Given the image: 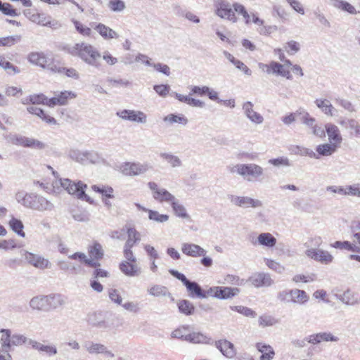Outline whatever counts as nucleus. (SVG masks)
Listing matches in <instances>:
<instances>
[{
	"instance_id": "nucleus-24",
	"label": "nucleus",
	"mask_w": 360,
	"mask_h": 360,
	"mask_svg": "<svg viewBox=\"0 0 360 360\" xmlns=\"http://www.w3.org/2000/svg\"><path fill=\"white\" fill-rule=\"evenodd\" d=\"M120 270L126 276L129 277H135L141 275V268L136 264L124 261L120 264Z\"/></svg>"
},
{
	"instance_id": "nucleus-63",
	"label": "nucleus",
	"mask_w": 360,
	"mask_h": 360,
	"mask_svg": "<svg viewBox=\"0 0 360 360\" xmlns=\"http://www.w3.org/2000/svg\"><path fill=\"white\" fill-rule=\"evenodd\" d=\"M224 283L240 286L243 285L244 281L236 275L227 274L224 278Z\"/></svg>"
},
{
	"instance_id": "nucleus-28",
	"label": "nucleus",
	"mask_w": 360,
	"mask_h": 360,
	"mask_svg": "<svg viewBox=\"0 0 360 360\" xmlns=\"http://www.w3.org/2000/svg\"><path fill=\"white\" fill-rule=\"evenodd\" d=\"M28 61L42 68L47 66L49 58L43 52H32L28 55Z\"/></svg>"
},
{
	"instance_id": "nucleus-53",
	"label": "nucleus",
	"mask_w": 360,
	"mask_h": 360,
	"mask_svg": "<svg viewBox=\"0 0 360 360\" xmlns=\"http://www.w3.org/2000/svg\"><path fill=\"white\" fill-rule=\"evenodd\" d=\"M331 247L334 248L341 249V250H347L353 252H359L360 248L356 245V244H352L349 241H336L334 243L330 245Z\"/></svg>"
},
{
	"instance_id": "nucleus-33",
	"label": "nucleus",
	"mask_w": 360,
	"mask_h": 360,
	"mask_svg": "<svg viewBox=\"0 0 360 360\" xmlns=\"http://www.w3.org/2000/svg\"><path fill=\"white\" fill-rule=\"evenodd\" d=\"M30 307L33 310L48 311L46 295H40L32 297L30 301Z\"/></svg>"
},
{
	"instance_id": "nucleus-37",
	"label": "nucleus",
	"mask_w": 360,
	"mask_h": 360,
	"mask_svg": "<svg viewBox=\"0 0 360 360\" xmlns=\"http://www.w3.org/2000/svg\"><path fill=\"white\" fill-rule=\"evenodd\" d=\"M219 300H228L238 295L240 290L238 288L219 286Z\"/></svg>"
},
{
	"instance_id": "nucleus-18",
	"label": "nucleus",
	"mask_w": 360,
	"mask_h": 360,
	"mask_svg": "<svg viewBox=\"0 0 360 360\" xmlns=\"http://www.w3.org/2000/svg\"><path fill=\"white\" fill-rule=\"evenodd\" d=\"M214 346L228 359H232L236 354L234 345L226 339L215 341Z\"/></svg>"
},
{
	"instance_id": "nucleus-60",
	"label": "nucleus",
	"mask_w": 360,
	"mask_h": 360,
	"mask_svg": "<svg viewBox=\"0 0 360 360\" xmlns=\"http://www.w3.org/2000/svg\"><path fill=\"white\" fill-rule=\"evenodd\" d=\"M268 162L275 167H290L291 162L287 157H279L269 160Z\"/></svg>"
},
{
	"instance_id": "nucleus-17",
	"label": "nucleus",
	"mask_w": 360,
	"mask_h": 360,
	"mask_svg": "<svg viewBox=\"0 0 360 360\" xmlns=\"http://www.w3.org/2000/svg\"><path fill=\"white\" fill-rule=\"evenodd\" d=\"M181 250L183 254L191 257H200L207 254V251L203 248L191 243H183Z\"/></svg>"
},
{
	"instance_id": "nucleus-34",
	"label": "nucleus",
	"mask_w": 360,
	"mask_h": 360,
	"mask_svg": "<svg viewBox=\"0 0 360 360\" xmlns=\"http://www.w3.org/2000/svg\"><path fill=\"white\" fill-rule=\"evenodd\" d=\"M148 293L153 297H172V294L168 290L167 288L161 285H152L147 290Z\"/></svg>"
},
{
	"instance_id": "nucleus-35",
	"label": "nucleus",
	"mask_w": 360,
	"mask_h": 360,
	"mask_svg": "<svg viewBox=\"0 0 360 360\" xmlns=\"http://www.w3.org/2000/svg\"><path fill=\"white\" fill-rule=\"evenodd\" d=\"M160 157L166 161L172 168L180 167L183 165L181 160L177 155H175L172 153H160Z\"/></svg>"
},
{
	"instance_id": "nucleus-3",
	"label": "nucleus",
	"mask_w": 360,
	"mask_h": 360,
	"mask_svg": "<svg viewBox=\"0 0 360 360\" xmlns=\"http://www.w3.org/2000/svg\"><path fill=\"white\" fill-rule=\"evenodd\" d=\"M322 238L320 236L310 237L304 243L306 250L304 254L307 257L323 264H329L333 261V256L327 250L320 248H314L313 246L319 247L322 244Z\"/></svg>"
},
{
	"instance_id": "nucleus-62",
	"label": "nucleus",
	"mask_w": 360,
	"mask_h": 360,
	"mask_svg": "<svg viewBox=\"0 0 360 360\" xmlns=\"http://www.w3.org/2000/svg\"><path fill=\"white\" fill-rule=\"evenodd\" d=\"M28 338L22 334L15 333L12 335L11 340V347L12 346H20L23 344L27 345Z\"/></svg>"
},
{
	"instance_id": "nucleus-56",
	"label": "nucleus",
	"mask_w": 360,
	"mask_h": 360,
	"mask_svg": "<svg viewBox=\"0 0 360 360\" xmlns=\"http://www.w3.org/2000/svg\"><path fill=\"white\" fill-rule=\"evenodd\" d=\"M24 147L30 148L32 149L36 150H43L46 147V145L45 143L39 140L27 137Z\"/></svg>"
},
{
	"instance_id": "nucleus-46",
	"label": "nucleus",
	"mask_w": 360,
	"mask_h": 360,
	"mask_svg": "<svg viewBox=\"0 0 360 360\" xmlns=\"http://www.w3.org/2000/svg\"><path fill=\"white\" fill-rule=\"evenodd\" d=\"M189 326H182L171 333L172 338L179 339L187 342V338L190 331Z\"/></svg>"
},
{
	"instance_id": "nucleus-25",
	"label": "nucleus",
	"mask_w": 360,
	"mask_h": 360,
	"mask_svg": "<svg viewBox=\"0 0 360 360\" xmlns=\"http://www.w3.org/2000/svg\"><path fill=\"white\" fill-rule=\"evenodd\" d=\"M174 214L180 219L190 220L191 216L187 212L185 206L176 198L169 204Z\"/></svg>"
},
{
	"instance_id": "nucleus-16",
	"label": "nucleus",
	"mask_w": 360,
	"mask_h": 360,
	"mask_svg": "<svg viewBox=\"0 0 360 360\" xmlns=\"http://www.w3.org/2000/svg\"><path fill=\"white\" fill-rule=\"evenodd\" d=\"M30 209L39 212L51 211L53 208V205L46 198L33 193Z\"/></svg>"
},
{
	"instance_id": "nucleus-27",
	"label": "nucleus",
	"mask_w": 360,
	"mask_h": 360,
	"mask_svg": "<svg viewBox=\"0 0 360 360\" xmlns=\"http://www.w3.org/2000/svg\"><path fill=\"white\" fill-rule=\"evenodd\" d=\"M30 19L33 22L42 26L56 28L58 25L57 21L51 20V17L46 16L44 13L33 14Z\"/></svg>"
},
{
	"instance_id": "nucleus-7",
	"label": "nucleus",
	"mask_w": 360,
	"mask_h": 360,
	"mask_svg": "<svg viewBox=\"0 0 360 360\" xmlns=\"http://www.w3.org/2000/svg\"><path fill=\"white\" fill-rule=\"evenodd\" d=\"M228 199L230 200L233 205L243 208H259L263 206V202L256 198H251L250 196H240L236 195H228Z\"/></svg>"
},
{
	"instance_id": "nucleus-57",
	"label": "nucleus",
	"mask_w": 360,
	"mask_h": 360,
	"mask_svg": "<svg viewBox=\"0 0 360 360\" xmlns=\"http://www.w3.org/2000/svg\"><path fill=\"white\" fill-rule=\"evenodd\" d=\"M89 255L91 258L99 259L103 257V250L102 246L98 243H95L89 248Z\"/></svg>"
},
{
	"instance_id": "nucleus-54",
	"label": "nucleus",
	"mask_w": 360,
	"mask_h": 360,
	"mask_svg": "<svg viewBox=\"0 0 360 360\" xmlns=\"http://www.w3.org/2000/svg\"><path fill=\"white\" fill-rule=\"evenodd\" d=\"M108 6L114 13H122L126 8V4L122 0H109Z\"/></svg>"
},
{
	"instance_id": "nucleus-26",
	"label": "nucleus",
	"mask_w": 360,
	"mask_h": 360,
	"mask_svg": "<svg viewBox=\"0 0 360 360\" xmlns=\"http://www.w3.org/2000/svg\"><path fill=\"white\" fill-rule=\"evenodd\" d=\"M187 342L192 344L211 345L213 343V340L211 337L200 332H189Z\"/></svg>"
},
{
	"instance_id": "nucleus-30",
	"label": "nucleus",
	"mask_w": 360,
	"mask_h": 360,
	"mask_svg": "<svg viewBox=\"0 0 360 360\" xmlns=\"http://www.w3.org/2000/svg\"><path fill=\"white\" fill-rule=\"evenodd\" d=\"M256 348L262 353L259 360H272L275 356V352L273 347L263 342H258L256 344Z\"/></svg>"
},
{
	"instance_id": "nucleus-23",
	"label": "nucleus",
	"mask_w": 360,
	"mask_h": 360,
	"mask_svg": "<svg viewBox=\"0 0 360 360\" xmlns=\"http://www.w3.org/2000/svg\"><path fill=\"white\" fill-rule=\"evenodd\" d=\"M276 238L270 233H262L259 234L253 245H259L266 248H273L276 244Z\"/></svg>"
},
{
	"instance_id": "nucleus-9",
	"label": "nucleus",
	"mask_w": 360,
	"mask_h": 360,
	"mask_svg": "<svg viewBox=\"0 0 360 360\" xmlns=\"http://www.w3.org/2000/svg\"><path fill=\"white\" fill-rule=\"evenodd\" d=\"M216 14L221 18L227 20L231 22H236L238 18L236 15V12L233 8V4L231 5L228 1L221 0L216 6Z\"/></svg>"
},
{
	"instance_id": "nucleus-11",
	"label": "nucleus",
	"mask_w": 360,
	"mask_h": 360,
	"mask_svg": "<svg viewBox=\"0 0 360 360\" xmlns=\"http://www.w3.org/2000/svg\"><path fill=\"white\" fill-rule=\"evenodd\" d=\"M116 114L124 120L139 124H146L147 122L146 114L141 110L124 109L117 112Z\"/></svg>"
},
{
	"instance_id": "nucleus-38",
	"label": "nucleus",
	"mask_w": 360,
	"mask_h": 360,
	"mask_svg": "<svg viewBox=\"0 0 360 360\" xmlns=\"http://www.w3.org/2000/svg\"><path fill=\"white\" fill-rule=\"evenodd\" d=\"M291 153L297 155H301V156H308L311 158H315L319 159V157H318L315 152H314L311 149L300 146H293L290 148Z\"/></svg>"
},
{
	"instance_id": "nucleus-64",
	"label": "nucleus",
	"mask_w": 360,
	"mask_h": 360,
	"mask_svg": "<svg viewBox=\"0 0 360 360\" xmlns=\"http://www.w3.org/2000/svg\"><path fill=\"white\" fill-rule=\"evenodd\" d=\"M335 102L339 104L341 107H342L346 110L350 112H356V109L354 106V105L348 100L341 98L340 97L336 98L335 99Z\"/></svg>"
},
{
	"instance_id": "nucleus-1",
	"label": "nucleus",
	"mask_w": 360,
	"mask_h": 360,
	"mask_svg": "<svg viewBox=\"0 0 360 360\" xmlns=\"http://www.w3.org/2000/svg\"><path fill=\"white\" fill-rule=\"evenodd\" d=\"M61 50L73 57L79 58L89 66L96 68H99L101 66V54L89 43L79 41L75 44H65L62 45Z\"/></svg>"
},
{
	"instance_id": "nucleus-19",
	"label": "nucleus",
	"mask_w": 360,
	"mask_h": 360,
	"mask_svg": "<svg viewBox=\"0 0 360 360\" xmlns=\"http://www.w3.org/2000/svg\"><path fill=\"white\" fill-rule=\"evenodd\" d=\"M83 346L86 351L91 354H105L107 356L114 357V354L108 350L104 345L86 341Z\"/></svg>"
},
{
	"instance_id": "nucleus-61",
	"label": "nucleus",
	"mask_w": 360,
	"mask_h": 360,
	"mask_svg": "<svg viewBox=\"0 0 360 360\" xmlns=\"http://www.w3.org/2000/svg\"><path fill=\"white\" fill-rule=\"evenodd\" d=\"M345 195L360 198V183L346 186Z\"/></svg>"
},
{
	"instance_id": "nucleus-39",
	"label": "nucleus",
	"mask_w": 360,
	"mask_h": 360,
	"mask_svg": "<svg viewBox=\"0 0 360 360\" xmlns=\"http://www.w3.org/2000/svg\"><path fill=\"white\" fill-rule=\"evenodd\" d=\"M91 189L98 193H100L103 198H114V190L111 186H106V185H93L91 186Z\"/></svg>"
},
{
	"instance_id": "nucleus-22",
	"label": "nucleus",
	"mask_w": 360,
	"mask_h": 360,
	"mask_svg": "<svg viewBox=\"0 0 360 360\" xmlns=\"http://www.w3.org/2000/svg\"><path fill=\"white\" fill-rule=\"evenodd\" d=\"M163 122L169 126L178 124L185 127L188 123V118L181 113H170L163 117Z\"/></svg>"
},
{
	"instance_id": "nucleus-45",
	"label": "nucleus",
	"mask_w": 360,
	"mask_h": 360,
	"mask_svg": "<svg viewBox=\"0 0 360 360\" xmlns=\"http://www.w3.org/2000/svg\"><path fill=\"white\" fill-rule=\"evenodd\" d=\"M0 333L2 334L0 338V343L1 347L8 351L11 348V340L12 338L11 330L9 329H0Z\"/></svg>"
},
{
	"instance_id": "nucleus-55",
	"label": "nucleus",
	"mask_w": 360,
	"mask_h": 360,
	"mask_svg": "<svg viewBox=\"0 0 360 360\" xmlns=\"http://www.w3.org/2000/svg\"><path fill=\"white\" fill-rule=\"evenodd\" d=\"M148 219L151 221L157 223H164L168 221L169 215L160 214L159 212L155 210H148Z\"/></svg>"
},
{
	"instance_id": "nucleus-59",
	"label": "nucleus",
	"mask_w": 360,
	"mask_h": 360,
	"mask_svg": "<svg viewBox=\"0 0 360 360\" xmlns=\"http://www.w3.org/2000/svg\"><path fill=\"white\" fill-rule=\"evenodd\" d=\"M231 309L247 317L255 318L257 316V313L254 310L242 305L232 307Z\"/></svg>"
},
{
	"instance_id": "nucleus-2",
	"label": "nucleus",
	"mask_w": 360,
	"mask_h": 360,
	"mask_svg": "<svg viewBox=\"0 0 360 360\" xmlns=\"http://www.w3.org/2000/svg\"><path fill=\"white\" fill-rule=\"evenodd\" d=\"M47 167L51 171L53 176L56 178V179L52 183L53 189L58 190L62 188L70 195H75L78 199L90 202V198L85 193V189L87 188V185L86 184L82 181L75 182L69 179L58 178V172H56L52 167L47 166Z\"/></svg>"
},
{
	"instance_id": "nucleus-52",
	"label": "nucleus",
	"mask_w": 360,
	"mask_h": 360,
	"mask_svg": "<svg viewBox=\"0 0 360 360\" xmlns=\"http://www.w3.org/2000/svg\"><path fill=\"white\" fill-rule=\"evenodd\" d=\"M233 8L236 13L243 16L246 25H249L251 22L250 14L248 13L243 5L240 3L235 2L233 4Z\"/></svg>"
},
{
	"instance_id": "nucleus-6",
	"label": "nucleus",
	"mask_w": 360,
	"mask_h": 360,
	"mask_svg": "<svg viewBox=\"0 0 360 360\" xmlns=\"http://www.w3.org/2000/svg\"><path fill=\"white\" fill-rule=\"evenodd\" d=\"M169 274L181 281L182 283L186 286L187 291L188 292V295L191 297H198L200 299H205V295H203V291L200 287V285L195 282L191 281L188 280L186 276L176 270L170 269L169 270Z\"/></svg>"
},
{
	"instance_id": "nucleus-50",
	"label": "nucleus",
	"mask_w": 360,
	"mask_h": 360,
	"mask_svg": "<svg viewBox=\"0 0 360 360\" xmlns=\"http://www.w3.org/2000/svg\"><path fill=\"white\" fill-rule=\"evenodd\" d=\"M0 68L13 75L18 74L20 72L17 66H15L11 63L6 60L5 57L2 55H0Z\"/></svg>"
},
{
	"instance_id": "nucleus-58",
	"label": "nucleus",
	"mask_w": 360,
	"mask_h": 360,
	"mask_svg": "<svg viewBox=\"0 0 360 360\" xmlns=\"http://www.w3.org/2000/svg\"><path fill=\"white\" fill-rule=\"evenodd\" d=\"M68 156L76 162L85 164V151H80L77 149H70L68 151Z\"/></svg>"
},
{
	"instance_id": "nucleus-42",
	"label": "nucleus",
	"mask_w": 360,
	"mask_h": 360,
	"mask_svg": "<svg viewBox=\"0 0 360 360\" xmlns=\"http://www.w3.org/2000/svg\"><path fill=\"white\" fill-rule=\"evenodd\" d=\"M179 311L186 316H190L194 313L195 307L193 303L187 300H181L177 302Z\"/></svg>"
},
{
	"instance_id": "nucleus-8",
	"label": "nucleus",
	"mask_w": 360,
	"mask_h": 360,
	"mask_svg": "<svg viewBox=\"0 0 360 360\" xmlns=\"http://www.w3.org/2000/svg\"><path fill=\"white\" fill-rule=\"evenodd\" d=\"M147 185L151 191L153 199L160 203L166 202L170 204L176 198L166 188L160 187L154 181H150Z\"/></svg>"
},
{
	"instance_id": "nucleus-41",
	"label": "nucleus",
	"mask_w": 360,
	"mask_h": 360,
	"mask_svg": "<svg viewBox=\"0 0 360 360\" xmlns=\"http://www.w3.org/2000/svg\"><path fill=\"white\" fill-rule=\"evenodd\" d=\"M46 96L43 94H32L22 99V103L24 105H28L30 103L32 105L35 104H46Z\"/></svg>"
},
{
	"instance_id": "nucleus-14",
	"label": "nucleus",
	"mask_w": 360,
	"mask_h": 360,
	"mask_svg": "<svg viewBox=\"0 0 360 360\" xmlns=\"http://www.w3.org/2000/svg\"><path fill=\"white\" fill-rule=\"evenodd\" d=\"M325 128L328 142L340 148L343 139L338 127L330 122L325 124Z\"/></svg>"
},
{
	"instance_id": "nucleus-43",
	"label": "nucleus",
	"mask_w": 360,
	"mask_h": 360,
	"mask_svg": "<svg viewBox=\"0 0 360 360\" xmlns=\"http://www.w3.org/2000/svg\"><path fill=\"white\" fill-rule=\"evenodd\" d=\"M333 6L340 10L347 12L350 14H356L357 11L355 8L349 2L344 0H332Z\"/></svg>"
},
{
	"instance_id": "nucleus-20",
	"label": "nucleus",
	"mask_w": 360,
	"mask_h": 360,
	"mask_svg": "<svg viewBox=\"0 0 360 360\" xmlns=\"http://www.w3.org/2000/svg\"><path fill=\"white\" fill-rule=\"evenodd\" d=\"M95 26L94 29L101 35V37L105 40H110L112 39H118L120 37L119 34L113 30L110 27L103 23H94Z\"/></svg>"
},
{
	"instance_id": "nucleus-12",
	"label": "nucleus",
	"mask_w": 360,
	"mask_h": 360,
	"mask_svg": "<svg viewBox=\"0 0 360 360\" xmlns=\"http://www.w3.org/2000/svg\"><path fill=\"white\" fill-rule=\"evenodd\" d=\"M25 259L30 265L39 269L43 270L49 269L51 266V262L49 259L39 255H35L26 251L25 253Z\"/></svg>"
},
{
	"instance_id": "nucleus-51",
	"label": "nucleus",
	"mask_w": 360,
	"mask_h": 360,
	"mask_svg": "<svg viewBox=\"0 0 360 360\" xmlns=\"http://www.w3.org/2000/svg\"><path fill=\"white\" fill-rule=\"evenodd\" d=\"M11 229L21 237L25 236V233L23 231L24 225L22 222L15 217H12L9 221Z\"/></svg>"
},
{
	"instance_id": "nucleus-40",
	"label": "nucleus",
	"mask_w": 360,
	"mask_h": 360,
	"mask_svg": "<svg viewBox=\"0 0 360 360\" xmlns=\"http://www.w3.org/2000/svg\"><path fill=\"white\" fill-rule=\"evenodd\" d=\"M71 22L78 34L85 37H91L92 31L90 27L75 18L71 19Z\"/></svg>"
},
{
	"instance_id": "nucleus-47",
	"label": "nucleus",
	"mask_w": 360,
	"mask_h": 360,
	"mask_svg": "<svg viewBox=\"0 0 360 360\" xmlns=\"http://www.w3.org/2000/svg\"><path fill=\"white\" fill-rule=\"evenodd\" d=\"M278 323V320L272 315L262 314L258 319L259 326L262 328L273 326Z\"/></svg>"
},
{
	"instance_id": "nucleus-48",
	"label": "nucleus",
	"mask_w": 360,
	"mask_h": 360,
	"mask_svg": "<svg viewBox=\"0 0 360 360\" xmlns=\"http://www.w3.org/2000/svg\"><path fill=\"white\" fill-rule=\"evenodd\" d=\"M128 238L126 241L124 246L131 248L134 245L141 240V234L134 228H129L127 229Z\"/></svg>"
},
{
	"instance_id": "nucleus-32",
	"label": "nucleus",
	"mask_w": 360,
	"mask_h": 360,
	"mask_svg": "<svg viewBox=\"0 0 360 360\" xmlns=\"http://www.w3.org/2000/svg\"><path fill=\"white\" fill-rule=\"evenodd\" d=\"M338 147L335 145L328 142L319 144L316 147V154L319 157L321 156H330L338 150Z\"/></svg>"
},
{
	"instance_id": "nucleus-13",
	"label": "nucleus",
	"mask_w": 360,
	"mask_h": 360,
	"mask_svg": "<svg viewBox=\"0 0 360 360\" xmlns=\"http://www.w3.org/2000/svg\"><path fill=\"white\" fill-rule=\"evenodd\" d=\"M253 103L251 101H246L243 103L242 109L245 116L253 124H261L264 122L263 116L256 112Z\"/></svg>"
},
{
	"instance_id": "nucleus-36",
	"label": "nucleus",
	"mask_w": 360,
	"mask_h": 360,
	"mask_svg": "<svg viewBox=\"0 0 360 360\" xmlns=\"http://www.w3.org/2000/svg\"><path fill=\"white\" fill-rule=\"evenodd\" d=\"M297 115L300 117V120L303 124L308 127L311 130L316 124V119L311 117L309 113L304 109L297 110Z\"/></svg>"
},
{
	"instance_id": "nucleus-31",
	"label": "nucleus",
	"mask_w": 360,
	"mask_h": 360,
	"mask_svg": "<svg viewBox=\"0 0 360 360\" xmlns=\"http://www.w3.org/2000/svg\"><path fill=\"white\" fill-rule=\"evenodd\" d=\"M47 310L56 309L65 304V300L60 294H51L46 295Z\"/></svg>"
},
{
	"instance_id": "nucleus-10",
	"label": "nucleus",
	"mask_w": 360,
	"mask_h": 360,
	"mask_svg": "<svg viewBox=\"0 0 360 360\" xmlns=\"http://www.w3.org/2000/svg\"><path fill=\"white\" fill-rule=\"evenodd\" d=\"M151 167L148 163L124 162L120 167L122 173L128 176H138L147 172Z\"/></svg>"
},
{
	"instance_id": "nucleus-4",
	"label": "nucleus",
	"mask_w": 360,
	"mask_h": 360,
	"mask_svg": "<svg viewBox=\"0 0 360 360\" xmlns=\"http://www.w3.org/2000/svg\"><path fill=\"white\" fill-rule=\"evenodd\" d=\"M232 174L241 176L245 180L250 182L261 181L264 175V169L255 163L237 164L230 167Z\"/></svg>"
},
{
	"instance_id": "nucleus-5",
	"label": "nucleus",
	"mask_w": 360,
	"mask_h": 360,
	"mask_svg": "<svg viewBox=\"0 0 360 360\" xmlns=\"http://www.w3.org/2000/svg\"><path fill=\"white\" fill-rule=\"evenodd\" d=\"M277 299L284 303L302 304L308 302L309 296L304 290L295 288L280 291L277 295Z\"/></svg>"
},
{
	"instance_id": "nucleus-29",
	"label": "nucleus",
	"mask_w": 360,
	"mask_h": 360,
	"mask_svg": "<svg viewBox=\"0 0 360 360\" xmlns=\"http://www.w3.org/2000/svg\"><path fill=\"white\" fill-rule=\"evenodd\" d=\"M316 106L327 116L333 117L335 115L337 110L327 99L317 98L314 101Z\"/></svg>"
},
{
	"instance_id": "nucleus-49",
	"label": "nucleus",
	"mask_w": 360,
	"mask_h": 360,
	"mask_svg": "<svg viewBox=\"0 0 360 360\" xmlns=\"http://www.w3.org/2000/svg\"><path fill=\"white\" fill-rule=\"evenodd\" d=\"M20 40L21 36L19 34L0 37V46L11 47L20 42Z\"/></svg>"
},
{
	"instance_id": "nucleus-21",
	"label": "nucleus",
	"mask_w": 360,
	"mask_h": 360,
	"mask_svg": "<svg viewBox=\"0 0 360 360\" xmlns=\"http://www.w3.org/2000/svg\"><path fill=\"white\" fill-rule=\"evenodd\" d=\"M250 281L251 283L257 288L262 286L268 287L274 283L269 274L265 273L255 274L250 278Z\"/></svg>"
},
{
	"instance_id": "nucleus-15",
	"label": "nucleus",
	"mask_w": 360,
	"mask_h": 360,
	"mask_svg": "<svg viewBox=\"0 0 360 360\" xmlns=\"http://www.w3.org/2000/svg\"><path fill=\"white\" fill-rule=\"evenodd\" d=\"M338 123L349 130L352 137L360 138V122L354 118L341 117Z\"/></svg>"
},
{
	"instance_id": "nucleus-44",
	"label": "nucleus",
	"mask_w": 360,
	"mask_h": 360,
	"mask_svg": "<svg viewBox=\"0 0 360 360\" xmlns=\"http://www.w3.org/2000/svg\"><path fill=\"white\" fill-rule=\"evenodd\" d=\"M335 297L340 301L347 305H354L358 303L357 300L349 290L345 291L342 294H335Z\"/></svg>"
}]
</instances>
